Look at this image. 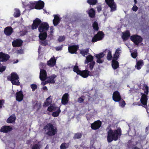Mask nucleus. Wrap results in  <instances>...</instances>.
Wrapping results in <instances>:
<instances>
[{
	"label": "nucleus",
	"mask_w": 149,
	"mask_h": 149,
	"mask_svg": "<svg viewBox=\"0 0 149 149\" xmlns=\"http://www.w3.org/2000/svg\"><path fill=\"white\" fill-rule=\"evenodd\" d=\"M121 135L122 130L120 128L113 130L110 129L107 132V138L108 142L111 143L113 141H117L120 138Z\"/></svg>",
	"instance_id": "f257e3e1"
},
{
	"label": "nucleus",
	"mask_w": 149,
	"mask_h": 149,
	"mask_svg": "<svg viewBox=\"0 0 149 149\" xmlns=\"http://www.w3.org/2000/svg\"><path fill=\"white\" fill-rule=\"evenodd\" d=\"M43 130L46 132L45 134L50 136L55 135L57 133V129L56 127L51 123H47L44 126Z\"/></svg>",
	"instance_id": "f03ea898"
},
{
	"label": "nucleus",
	"mask_w": 149,
	"mask_h": 149,
	"mask_svg": "<svg viewBox=\"0 0 149 149\" xmlns=\"http://www.w3.org/2000/svg\"><path fill=\"white\" fill-rule=\"evenodd\" d=\"M19 76L15 72H12L10 75L7 77V80L11 81L13 85L19 86L20 83L19 80Z\"/></svg>",
	"instance_id": "7ed1b4c3"
},
{
	"label": "nucleus",
	"mask_w": 149,
	"mask_h": 149,
	"mask_svg": "<svg viewBox=\"0 0 149 149\" xmlns=\"http://www.w3.org/2000/svg\"><path fill=\"white\" fill-rule=\"evenodd\" d=\"M130 38L131 40L136 46H138L139 44L143 40L141 36L137 34L131 36Z\"/></svg>",
	"instance_id": "20e7f679"
},
{
	"label": "nucleus",
	"mask_w": 149,
	"mask_h": 149,
	"mask_svg": "<svg viewBox=\"0 0 149 149\" xmlns=\"http://www.w3.org/2000/svg\"><path fill=\"white\" fill-rule=\"evenodd\" d=\"M104 34L102 31H98L92 38L91 42H95L98 41L102 40L104 37Z\"/></svg>",
	"instance_id": "39448f33"
},
{
	"label": "nucleus",
	"mask_w": 149,
	"mask_h": 149,
	"mask_svg": "<svg viewBox=\"0 0 149 149\" xmlns=\"http://www.w3.org/2000/svg\"><path fill=\"white\" fill-rule=\"evenodd\" d=\"M49 27V25L47 22H42L39 26L38 29L40 32L42 33V32H47Z\"/></svg>",
	"instance_id": "423d86ee"
},
{
	"label": "nucleus",
	"mask_w": 149,
	"mask_h": 149,
	"mask_svg": "<svg viewBox=\"0 0 149 149\" xmlns=\"http://www.w3.org/2000/svg\"><path fill=\"white\" fill-rule=\"evenodd\" d=\"M107 5L110 8L111 12L115 11L116 10V6L113 0H105Z\"/></svg>",
	"instance_id": "0eeeda50"
},
{
	"label": "nucleus",
	"mask_w": 149,
	"mask_h": 149,
	"mask_svg": "<svg viewBox=\"0 0 149 149\" xmlns=\"http://www.w3.org/2000/svg\"><path fill=\"white\" fill-rule=\"evenodd\" d=\"M102 124V122L98 120L91 124V127L92 130H96L98 129L101 127Z\"/></svg>",
	"instance_id": "6e6552de"
},
{
	"label": "nucleus",
	"mask_w": 149,
	"mask_h": 149,
	"mask_svg": "<svg viewBox=\"0 0 149 149\" xmlns=\"http://www.w3.org/2000/svg\"><path fill=\"white\" fill-rule=\"evenodd\" d=\"M112 99L114 102H120L122 98L120 93L118 91H116L113 93Z\"/></svg>",
	"instance_id": "1a4fd4ad"
},
{
	"label": "nucleus",
	"mask_w": 149,
	"mask_h": 149,
	"mask_svg": "<svg viewBox=\"0 0 149 149\" xmlns=\"http://www.w3.org/2000/svg\"><path fill=\"white\" fill-rule=\"evenodd\" d=\"M10 57L8 54L2 52H0V62H6L9 59Z\"/></svg>",
	"instance_id": "9d476101"
},
{
	"label": "nucleus",
	"mask_w": 149,
	"mask_h": 149,
	"mask_svg": "<svg viewBox=\"0 0 149 149\" xmlns=\"http://www.w3.org/2000/svg\"><path fill=\"white\" fill-rule=\"evenodd\" d=\"M42 23V21L40 19L36 18L33 21V23L31 26V29L32 30L36 29L38 27V26L40 25Z\"/></svg>",
	"instance_id": "9b49d317"
},
{
	"label": "nucleus",
	"mask_w": 149,
	"mask_h": 149,
	"mask_svg": "<svg viewBox=\"0 0 149 149\" xmlns=\"http://www.w3.org/2000/svg\"><path fill=\"white\" fill-rule=\"evenodd\" d=\"M93 72H90L88 70H85L81 71L79 74L84 78H86L89 75L93 76Z\"/></svg>",
	"instance_id": "f8f14e48"
},
{
	"label": "nucleus",
	"mask_w": 149,
	"mask_h": 149,
	"mask_svg": "<svg viewBox=\"0 0 149 149\" xmlns=\"http://www.w3.org/2000/svg\"><path fill=\"white\" fill-rule=\"evenodd\" d=\"M77 45H72L69 46L68 47V52L72 54H77V51L79 49Z\"/></svg>",
	"instance_id": "ddd939ff"
},
{
	"label": "nucleus",
	"mask_w": 149,
	"mask_h": 149,
	"mask_svg": "<svg viewBox=\"0 0 149 149\" xmlns=\"http://www.w3.org/2000/svg\"><path fill=\"white\" fill-rule=\"evenodd\" d=\"M105 55V54H104L103 52H101L99 54H96L95 57L97 59L96 62L99 63H103L104 60L102 59V58H103Z\"/></svg>",
	"instance_id": "4468645a"
},
{
	"label": "nucleus",
	"mask_w": 149,
	"mask_h": 149,
	"mask_svg": "<svg viewBox=\"0 0 149 149\" xmlns=\"http://www.w3.org/2000/svg\"><path fill=\"white\" fill-rule=\"evenodd\" d=\"M47 75L46 71L44 69H40L39 78L41 81H45L47 79Z\"/></svg>",
	"instance_id": "2eb2a0df"
},
{
	"label": "nucleus",
	"mask_w": 149,
	"mask_h": 149,
	"mask_svg": "<svg viewBox=\"0 0 149 149\" xmlns=\"http://www.w3.org/2000/svg\"><path fill=\"white\" fill-rule=\"evenodd\" d=\"M36 2L35 9L40 10L43 8L45 6V3L44 1L41 0H39Z\"/></svg>",
	"instance_id": "dca6fc26"
},
{
	"label": "nucleus",
	"mask_w": 149,
	"mask_h": 149,
	"mask_svg": "<svg viewBox=\"0 0 149 149\" xmlns=\"http://www.w3.org/2000/svg\"><path fill=\"white\" fill-rule=\"evenodd\" d=\"M69 101V95L68 93H65L61 99V103L64 105L67 104Z\"/></svg>",
	"instance_id": "f3484780"
},
{
	"label": "nucleus",
	"mask_w": 149,
	"mask_h": 149,
	"mask_svg": "<svg viewBox=\"0 0 149 149\" xmlns=\"http://www.w3.org/2000/svg\"><path fill=\"white\" fill-rule=\"evenodd\" d=\"M141 96L140 99V101L142 104L144 106H146L147 101H148V96L146 94L141 93Z\"/></svg>",
	"instance_id": "a211bd4d"
},
{
	"label": "nucleus",
	"mask_w": 149,
	"mask_h": 149,
	"mask_svg": "<svg viewBox=\"0 0 149 149\" xmlns=\"http://www.w3.org/2000/svg\"><path fill=\"white\" fill-rule=\"evenodd\" d=\"M24 98V95L22 91L17 92L16 94V99L18 102H21Z\"/></svg>",
	"instance_id": "6ab92c4d"
},
{
	"label": "nucleus",
	"mask_w": 149,
	"mask_h": 149,
	"mask_svg": "<svg viewBox=\"0 0 149 149\" xmlns=\"http://www.w3.org/2000/svg\"><path fill=\"white\" fill-rule=\"evenodd\" d=\"M12 128L10 126L4 125L2 126L0 130V131L3 133H6L11 131Z\"/></svg>",
	"instance_id": "aec40b11"
},
{
	"label": "nucleus",
	"mask_w": 149,
	"mask_h": 149,
	"mask_svg": "<svg viewBox=\"0 0 149 149\" xmlns=\"http://www.w3.org/2000/svg\"><path fill=\"white\" fill-rule=\"evenodd\" d=\"M22 43L23 41L21 40L18 39L13 41L12 45L14 47H19L22 45Z\"/></svg>",
	"instance_id": "412c9836"
},
{
	"label": "nucleus",
	"mask_w": 149,
	"mask_h": 149,
	"mask_svg": "<svg viewBox=\"0 0 149 149\" xmlns=\"http://www.w3.org/2000/svg\"><path fill=\"white\" fill-rule=\"evenodd\" d=\"M13 29L10 26H7L4 30V33L7 36H10L13 32Z\"/></svg>",
	"instance_id": "4be33fe9"
},
{
	"label": "nucleus",
	"mask_w": 149,
	"mask_h": 149,
	"mask_svg": "<svg viewBox=\"0 0 149 149\" xmlns=\"http://www.w3.org/2000/svg\"><path fill=\"white\" fill-rule=\"evenodd\" d=\"M56 77V76L55 74H53L51 76H48L47 79L49 83L53 84L55 82V79Z\"/></svg>",
	"instance_id": "5701e85b"
},
{
	"label": "nucleus",
	"mask_w": 149,
	"mask_h": 149,
	"mask_svg": "<svg viewBox=\"0 0 149 149\" xmlns=\"http://www.w3.org/2000/svg\"><path fill=\"white\" fill-rule=\"evenodd\" d=\"M93 57L91 54L88 55L86 56L85 60L84 63L85 64H88L89 63H91L94 61L93 60Z\"/></svg>",
	"instance_id": "b1692460"
},
{
	"label": "nucleus",
	"mask_w": 149,
	"mask_h": 149,
	"mask_svg": "<svg viewBox=\"0 0 149 149\" xmlns=\"http://www.w3.org/2000/svg\"><path fill=\"white\" fill-rule=\"evenodd\" d=\"M56 60L54 57L52 58L47 61V65L53 67L56 64Z\"/></svg>",
	"instance_id": "393cba45"
},
{
	"label": "nucleus",
	"mask_w": 149,
	"mask_h": 149,
	"mask_svg": "<svg viewBox=\"0 0 149 149\" xmlns=\"http://www.w3.org/2000/svg\"><path fill=\"white\" fill-rule=\"evenodd\" d=\"M143 64L144 63L143 61L142 60H140L138 61H137L135 65V68L139 70L143 65Z\"/></svg>",
	"instance_id": "a878e982"
},
{
	"label": "nucleus",
	"mask_w": 149,
	"mask_h": 149,
	"mask_svg": "<svg viewBox=\"0 0 149 149\" xmlns=\"http://www.w3.org/2000/svg\"><path fill=\"white\" fill-rule=\"evenodd\" d=\"M111 65L112 67L114 69H116L119 67V63L118 61L114 60L112 61Z\"/></svg>",
	"instance_id": "bb28decb"
},
{
	"label": "nucleus",
	"mask_w": 149,
	"mask_h": 149,
	"mask_svg": "<svg viewBox=\"0 0 149 149\" xmlns=\"http://www.w3.org/2000/svg\"><path fill=\"white\" fill-rule=\"evenodd\" d=\"M54 19L53 20V23L54 26H56L58 24L60 19L57 15H54Z\"/></svg>",
	"instance_id": "cd10ccee"
},
{
	"label": "nucleus",
	"mask_w": 149,
	"mask_h": 149,
	"mask_svg": "<svg viewBox=\"0 0 149 149\" xmlns=\"http://www.w3.org/2000/svg\"><path fill=\"white\" fill-rule=\"evenodd\" d=\"M16 117L15 115L13 114L10 116L7 120V122L8 123H12L15 122Z\"/></svg>",
	"instance_id": "c85d7f7f"
},
{
	"label": "nucleus",
	"mask_w": 149,
	"mask_h": 149,
	"mask_svg": "<svg viewBox=\"0 0 149 149\" xmlns=\"http://www.w3.org/2000/svg\"><path fill=\"white\" fill-rule=\"evenodd\" d=\"M130 34L129 31H126L124 33H123L122 37L124 40H127L128 38L130 36Z\"/></svg>",
	"instance_id": "c756f323"
},
{
	"label": "nucleus",
	"mask_w": 149,
	"mask_h": 149,
	"mask_svg": "<svg viewBox=\"0 0 149 149\" xmlns=\"http://www.w3.org/2000/svg\"><path fill=\"white\" fill-rule=\"evenodd\" d=\"M47 37V34L46 32L40 33L39 36V39L41 40H44L46 39Z\"/></svg>",
	"instance_id": "7c9ffc66"
},
{
	"label": "nucleus",
	"mask_w": 149,
	"mask_h": 149,
	"mask_svg": "<svg viewBox=\"0 0 149 149\" xmlns=\"http://www.w3.org/2000/svg\"><path fill=\"white\" fill-rule=\"evenodd\" d=\"M52 103V100L50 98V97H48L46 100V101L43 104V107H46L51 105Z\"/></svg>",
	"instance_id": "2f4dec72"
},
{
	"label": "nucleus",
	"mask_w": 149,
	"mask_h": 149,
	"mask_svg": "<svg viewBox=\"0 0 149 149\" xmlns=\"http://www.w3.org/2000/svg\"><path fill=\"white\" fill-rule=\"evenodd\" d=\"M88 14L90 17L93 18L95 16V12L93 8H91L89 10Z\"/></svg>",
	"instance_id": "473e14b6"
},
{
	"label": "nucleus",
	"mask_w": 149,
	"mask_h": 149,
	"mask_svg": "<svg viewBox=\"0 0 149 149\" xmlns=\"http://www.w3.org/2000/svg\"><path fill=\"white\" fill-rule=\"evenodd\" d=\"M89 52V49H84L81 50L80 51V53L83 56H85Z\"/></svg>",
	"instance_id": "72a5a7b5"
},
{
	"label": "nucleus",
	"mask_w": 149,
	"mask_h": 149,
	"mask_svg": "<svg viewBox=\"0 0 149 149\" xmlns=\"http://www.w3.org/2000/svg\"><path fill=\"white\" fill-rule=\"evenodd\" d=\"M107 51L108 52V54L107 57V59L108 60H111L112 56L111 55V52L110 50H108L106 49L104 51V52H106Z\"/></svg>",
	"instance_id": "f704fd0d"
},
{
	"label": "nucleus",
	"mask_w": 149,
	"mask_h": 149,
	"mask_svg": "<svg viewBox=\"0 0 149 149\" xmlns=\"http://www.w3.org/2000/svg\"><path fill=\"white\" fill-rule=\"evenodd\" d=\"M92 27L94 31H98L99 30L97 22L95 21L92 24Z\"/></svg>",
	"instance_id": "c9c22d12"
},
{
	"label": "nucleus",
	"mask_w": 149,
	"mask_h": 149,
	"mask_svg": "<svg viewBox=\"0 0 149 149\" xmlns=\"http://www.w3.org/2000/svg\"><path fill=\"white\" fill-rule=\"evenodd\" d=\"M69 143H63L61 144L60 146V149H66L69 147Z\"/></svg>",
	"instance_id": "e433bc0d"
},
{
	"label": "nucleus",
	"mask_w": 149,
	"mask_h": 149,
	"mask_svg": "<svg viewBox=\"0 0 149 149\" xmlns=\"http://www.w3.org/2000/svg\"><path fill=\"white\" fill-rule=\"evenodd\" d=\"M143 90L144 91V93L146 95H148L149 92V88L148 86L145 84L143 85L142 88Z\"/></svg>",
	"instance_id": "4c0bfd02"
},
{
	"label": "nucleus",
	"mask_w": 149,
	"mask_h": 149,
	"mask_svg": "<svg viewBox=\"0 0 149 149\" xmlns=\"http://www.w3.org/2000/svg\"><path fill=\"white\" fill-rule=\"evenodd\" d=\"M57 108L58 109L56 111L53 112L52 113V115L54 117L58 116L61 112L60 108L57 107Z\"/></svg>",
	"instance_id": "58836bf2"
},
{
	"label": "nucleus",
	"mask_w": 149,
	"mask_h": 149,
	"mask_svg": "<svg viewBox=\"0 0 149 149\" xmlns=\"http://www.w3.org/2000/svg\"><path fill=\"white\" fill-rule=\"evenodd\" d=\"M15 11L14 14V16L15 17H19L20 15V12L19 10L18 9L16 8L15 9Z\"/></svg>",
	"instance_id": "ea45409f"
},
{
	"label": "nucleus",
	"mask_w": 149,
	"mask_h": 149,
	"mask_svg": "<svg viewBox=\"0 0 149 149\" xmlns=\"http://www.w3.org/2000/svg\"><path fill=\"white\" fill-rule=\"evenodd\" d=\"M36 1L34 2H30L29 4H28L27 6L31 9H35L36 6Z\"/></svg>",
	"instance_id": "a19ab883"
},
{
	"label": "nucleus",
	"mask_w": 149,
	"mask_h": 149,
	"mask_svg": "<svg viewBox=\"0 0 149 149\" xmlns=\"http://www.w3.org/2000/svg\"><path fill=\"white\" fill-rule=\"evenodd\" d=\"M87 2L90 5H94L97 3V0H87Z\"/></svg>",
	"instance_id": "79ce46f5"
},
{
	"label": "nucleus",
	"mask_w": 149,
	"mask_h": 149,
	"mask_svg": "<svg viewBox=\"0 0 149 149\" xmlns=\"http://www.w3.org/2000/svg\"><path fill=\"white\" fill-rule=\"evenodd\" d=\"M82 135V133L77 132L74 134L73 138L74 139H79L81 138Z\"/></svg>",
	"instance_id": "37998d69"
},
{
	"label": "nucleus",
	"mask_w": 149,
	"mask_h": 149,
	"mask_svg": "<svg viewBox=\"0 0 149 149\" xmlns=\"http://www.w3.org/2000/svg\"><path fill=\"white\" fill-rule=\"evenodd\" d=\"M57 108V107H54L53 105H51L49 107L47 108V110L49 112H52L54 110H55Z\"/></svg>",
	"instance_id": "c03bdc74"
},
{
	"label": "nucleus",
	"mask_w": 149,
	"mask_h": 149,
	"mask_svg": "<svg viewBox=\"0 0 149 149\" xmlns=\"http://www.w3.org/2000/svg\"><path fill=\"white\" fill-rule=\"evenodd\" d=\"M73 70L74 72H76L77 74H79L81 70H80L77 65H75L74 68Z\"/></svg>",
	"instance_id": "a18cd8bd"
},
{
	"label": "nucleus",
	"mask_w": 149,
	"mask_h": 149,
	"mask_svg": "<svg viewBox=\"0 0 149 149\" xmlns=\"http://www.w3.org/2000/svg\"><path fill=\"white\" fill-rule=\"evenodd\" d=\"M95 64V61H93V62L90 63L88 64V65L89 66V67L91 70L92 71L93 70Z\"/></svg>",
	"instance_id": "49530a36"
},
{
	"label": "nucleus",
	"mask_w": 149,
	"mask_h": 149,
	"mask_svg": "<svg viewBox=\"0 0 149 149\" xmlns=\"http://www.w3.org/2000/svg\"><path fill=\"white\" fill-rule=\"evenodd\" d=\"M40 147V145L38 144H35L32 146L31 149H39Z\"/></svg>",
	"instance_id": "de8ad7c7"
},
{
	"label": "nucleus",
	"mask_w": 149,
	"mask_h": 149,
	"mask_svg": "<svg viewBox=\"0 0 149 149\" xmlns=\"http://www.w3.org/2000/svg\"><path fill=\"white\" fill-rule=\"evenodd\" d=\"M120 101V102H119V105L121 107H124L126 104L125 101L123 99H122Z\"/></svg>",
	"instance_id": "09e8293b"
},
{
	"label": "nucleus",
	"mask_w": 149,
	"mask_h": 149,
	"mask_svg": "<svg viewBox=\"0 0 149 149\" xmlns=\"http://www.w3.org/2000/svg\"><path fill=\"white\" fill-rule=\"evenodd\" d=\"M131 56L133 58H136L137 56V51H135L132 53H131Z\"/></svg>",
	"instance_id": "8fccbe9b"
},
{
	"label": "nucleus",
	"mask_w": 149,
	"mask_h": 149,
	"mask_svg": "<svg viewBox=\"0 0 149 149\" xmlns=\"http://www.w3.org/2000/svg\"><path fill=\"white\" fill-rule=\"evenodd\" d=\"M119 55L120 54H118L115 53L113 57V60L117 61Z\"/></svg>",
	"instance_id": "3c124183"
},
{
	"label": "nucleus",
	"mask_w": 149,
	"mask_h": 149,
	"mask_svg": "<svg viewBox=\"0 0 149 149\" xmlns=\"http://www.w3.org/2000/svg\"><path fill=\"white\" fill-rule=\"evenodd\" d=\"M31 87L32 89V91H34L37 88V86L36 84H32L31 85Z\"/></svg>",
	"instance_id": "603ef678"
},
{
	"label": "nucleus",
	"mask_w": 149,
	"mask_h": 149,
	"mask_svg": "<svg viewBox=\"0 0 149 149\" xmlns=\"http://www.w3.org/2000/svg\"><path fill=\"white\" fill-rule=\"evenodd\" d=\"M41 44L42 45L45 46L48 45V43L47 40H42L41 42Z\"/></svg>",
	"instance_id": "864d4df0"
},
{
	"label": "nucleus",
	"mask_w": 149,
	"mask_h": 149,
	"mask_svg": "<svg viewBox=\"0 0 149 149\" xmlns=\"http://www.w3.org/2000/svg\"><path fill=\"white\" fill-rule=\"evenodd\" d=\"M6 68V67L4 66H2L0 67V72H2L4 71Z\"/></svg>",
	"instance_id": "5fc2aeb1"
},
{
	"label": "nucleus",
	"mask_w": 149,
	"mask_h": 149,
	"mask_svg": "<svg viewBox=\"0 0 149 149\" xmlns=\"http://www.w3.org/2000/svg\"><path fill=\"white\" fill-rule=\"evenodd\" d=\"M138 9V8L136 4H134L132 8V10L134 11H136Z\"/></svg>",
	"instance_id": "6e6d98bb"
},
{
	"label": "nucleus",
	"mask_w": 149,
	"mask_h": 149,
	"mask_svg": "<svg viewBox=\"0 0 149 149\" xmlns=\"http://www.w3.org/2000/svg\"><path fill=\"white\" fill-rule=\"evenodd\" d=\"M63 46V45H61V46H58L55 48V49L57 51H60L62 50Z\"/></svg>",
	"instance_id": "4d7b16f0"
},
{
	"label": "nucleus",
	"mask_w": 149,
	"mask_h": 149,
	"mask_svg": "<svg viewBox=\"0 0 149 149\" xmlns=\"http://www.w3.org/2000/svg\"><path fill=\"white\" fill-rule=\"evenodd\" d=\"M82 97H83L84 96H81L78 99V102L80 103L83 102L84 101V99L82 98Z\"/></svg>",
	"instance_id": "13d9d810"
},
{
	"label": "nucleus",
	"mask_w": 149,
	"mask_h": 149,
	"mask_svg": "<svg viewBox=\"0 0 149 149\" xmlns=\"http://www.w3.org/2000/svg\"><path fill=\"white\" fill-rule=\"evenodd\" d=\"M121 51V49L120 48H118L116 50L115 53L117 54H120L121 53L120 51Z\"/></svg>",
	"instance_id": "bf43d9fd"
},
{
	"label": "nucleus",
	"mask_w": 149,
	"mask_h": 149,
	"mask_svg": "<svg viewBox=\"0 0 149 149\" xmlns=\"http://www.w3.org/2000/svg\"><path fill=\"white\" fill-rule=\"evenodd\" d=\"M4 102V100H0V109L2 107L3 103Z\"/></svg>",
	"instance_id": "052dcab7"
},
{
	"label": "nucleus",
	"mask_w": 149,
	"mask_h": 149,
	"mask_svg": "<svg viewBox=\"0 0 149 149\" xmlns=\"http://www.w3.org/2000/svg\"><path fill=\"white\" fill-rule=\"evenodd\" d=\"M127 146L128 148H132V149H139V148H138L136 146H135L134 147H132L130 146L129 145V143H128V144Z\"/></svg>",
	"instance_id": "680f3d73"
},
{
	"label": "nucleus",
	"mask_w": 149,
	"mask_h": 149,
	"mask_svg": "<svg viewBox=\"0 0 149 149\" xmlns=\"http://www.w3.org/2000/svg\"><path fill=\"white\" fill-rule=\"evenodd\" d=\"M42 81V83H41V84L43 86L45 85L46 84H47L48 83H49L48 81L47 80L46 81Z\"/></svg>",
	"instance_id": "e2e57ef3"
},
{
	"label": "nucleus",
	"mask_w": 149,
	"mask_h": 149,
	"mask_svg": "<svg viewBox=\"0 0 149 149\" xmlns=\"http://www.w3.org/2000/svg\"><path fill=\"white\" fill-rule=\"evenodd\" d=\"M97 11L98 12H100L102 10V7L100 6H98L97 7Z\"/></svg>",
	"instance_id": "0e129e2a"
},
{
	"label": "nucleus",
	"mask_w": 149,
	"mask_h": 149,
	"mask_svg": "<svg viewBox=\"0 0 149 149\" xmlns=\"http://www.w3.org/2000/svg\"><path fill=\"white\" fill-rule=\"evenodd\" d=\"M65 40V38L63 37H60L58 38V40L60 42H61L64 41Z\"/></svg>",
	"instance_id": "69168bd1"
},
{
	"label": "nucleus",
	"mask_w": 149,
	"mask_h": 149,
	"mask_svg": "<svg viewBox=\"0 0 149 149\" xmlns=\"http://www.w3.org/2000/svg\"><path fill=\"white\" fill-rule=\"evenodd\" d=\"M23 51L22 49H20L17 51V53L18 54H22L23 53Z\"/></svg>",
	"instance_id": "338daca9"
},
{
	"label": "nucleus",
	"mask_w": 149,
	"mask_h": 149,
	"mask_svg": "<svg viewBox=\"0 0 149 149\" xmlns=\"http://www.w3.org/2000/svg\"><path fill=\"white\" fill-rule=\"evenodd\" d=\"M53 28L52 26L50 27V33L51 34L53 33Z\"/></svg>",
	"instance_id": "774afa93"
}]
</instances>
